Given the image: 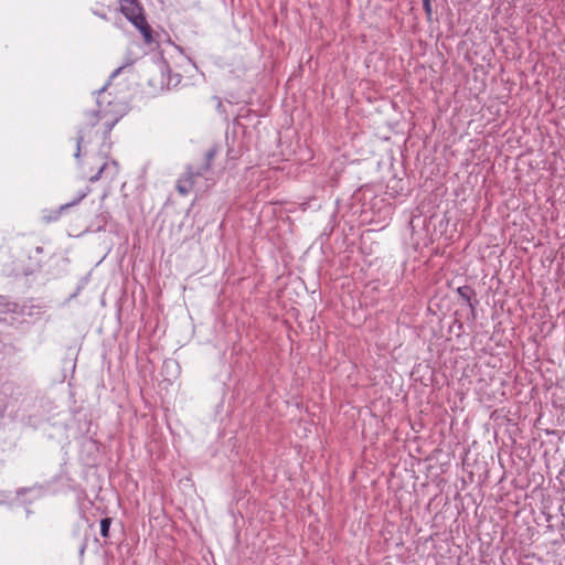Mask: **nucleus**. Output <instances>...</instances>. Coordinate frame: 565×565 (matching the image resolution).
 <instances>
[{
	"label": "nucleus",
	"instance_id": "obj_2",
	"mask_svg": "<svg viewBox=\"0 0 565 565\" xmlns=\"http://www.w3.org/2000/svg\"><path fill=\"white\" fill-rule=\"evenodd\" d=\"M222 150L221 145H211L203 153L202 162L199 164H191L186 168L184 177L179 180V193L188 194L193 190L196 178H205L207 172L211 171L212 163L216 156Z\"/></svg>",
	"mask_w": 565,
	"mask_h": 565
},
{
	"label": "nucleus",
	"instance_id": "obj_5",
	"mask_svg": "<svg viewBox=\"0 0 565 565\" xmlns=\"http://www.w3.org/2000/svg\"><path fill=\"white\" fill-rule=\"evenodd\" d=\"M457 294L470 308L471 316L475 319L476 318V308L479 303V300L476 299V291L473 290V288L470 287L469 285H465V286L457 288Z\"/></svg>",
	"mask_w": 565,
	"mask_h": 565
},
{
	"label": "nucleus",
	"instance_id": "obj_9",
	"mask_svg": "<svg viewBox=\"0 0 565 565\" xmlns=\"http://www.w3.org/2000/svg\"><path fill=\"white\" fill-rule=\"evenodd\" d=\"M121 70L122 67H118L117 70H115V72L113 73V77L117 76Z\"/></svg>",
	"mask_w": 565,
	"mask_h": 565
},
{
	"label": "nucleus",
	"instance_id": "obj_11",
	"mask_svg": "<svg viewBox=\"0 0 565 565\" xmlns=\"http://www.w3.org/2000/svg\"><path fill=\"white\" fill-rule=\"evenodd\" d=\"M104 93V88L98 90V95H102Z\"/></svg>",
	"mask_w": 565,
	"mask_h": 565
},
{
	"label": "nucleus",
	"instance_id": "obj_1",
	"mask_svg": "<svg viewBox=\"0 0 565 565\" xmlns=\"http://www.w3.org/2000/svg\"><path fill=\"white\" fill-rule=\"evenodd\" d=\"M121 116V108L118 103L108 100L104 104L103 100L98 99L97 109L85 111L83 115L77 131L75 158H79L83 145L93 142L99 135L102 140L105 141Z\"/></svg>",
	"mask_w": 565,
	"mask_h": 565
},
{
	"label": "nucleus",
	"instance_id": "obj_7",
	"mask_svg": "<svg viewBox=\"0 0 565 565\" xmlns=\"http://www.w3.org/2000/svg\"><path fill=\"white\" fill-rule=\"evenodd\" d=\"M110 524H111V519L110 518H105L100 521V534L103 537H108L109 536V527H110Z\"/></svg>",
	"mask_w": 565,
	"mask_h": 565
},
{
	"label": "nucleus",
	"instance_id": "obj_3",
	"mask_svg": "<svg viewBox=\"0 0 565 565\" xmlns=\"http://www.w3.org/2000/svg\"><path fill=\"white\" fill-rule=\"evenodd\" d=\"M120 12L130 21L142 34L146 43L150 44L153 39L151 28L147 23L143 9L139 0H118Z\"/></svg>",
	"mask_w": 565,
	"mask_h": 565
},
{
	"label": "nucleus",
	"instance_id": "obj_10",
	"mask_svg": "<svg viewBox=\"0 0 565 565\" xmlns=\"http://www.w3.org/2000/svg\"><path fill=\"white\" fill-rule=\"evenodd\" d=\"M95 14H96V15H98L99 18L104 19V20H106V19H107L106 14H104V13H97V12H95Z\"/></svg>",
	"mask_w": 565,
	"mask_h": 565
},
{
	"label": "nucleus",
	"instance_id": "obj_4",
	"mask_svg": "<svg viewBox=\"0 0 565 565\" xmlns=\"http://www.w3.org/2000/svg\"><path fill=\"white\" fill-rule=\"evenodd\" d=\"M99 161L100 164L97 167L96 172L88 175V181L92 183L99 180L114 181L119 173L118 162L106 154L99 157Z\"/></svg>",
	"mask_w": 565,
	"mask_h": 565
},
{
	"label": "nucleus",
	"instance_id": "obj_6",
	"mask_svg": "<svg viewBox=\"0 0 565 565\" xmlns=\"http://www.w3.org/2000/svg\"><path fill=\"white\" fill-rule=\"evenodd\" d=\"M90 192V189L89 188H85L83 190H81L77 194V198L74 199L73 201L66 203V204H63L60 206V210L57 211V215H60L63 211L67 210L68 207L73 206V205H76L77 203H79L84 198L87 196V194ZM58 216H55L54 220H56Z\"/></svg>",
	"mask_w": 565,
	"mask_h": 565
},
{
	"label": "nucleus",
	"instance_id": "obj_8",
	"mask_svg": "<svg viewBox=\"0 0 565 565\" xmlns=\"http://www.w3.org/2000/svg\"><path fill=\"white\" fill-rule=\"evenodd\" d=\"M423 8H424V11H425L427 18L430 19L431 13H433L431 0L423 2Z\"/></svg>",
	"mask_w": 565,
	"mask_h": 565
}]
</instances>
